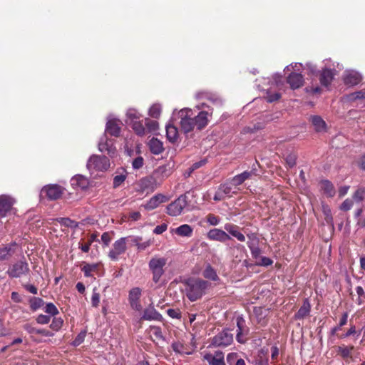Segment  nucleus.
I'll use <instances>...</instances> for the list:
<instances>
[{
  "instance_id": "nucleus-1",
  "label": "nucleus",
  "mask_w": 365,
  "mask_h": 365,
  "mask_svg": "<svg viewBox=\"0 0 365 365\" xmlns=\"http://www.w3.org/2000/svg\"><path fill=\"white\" fill-rule=\"evenodd\" d=\"M190 109H182L179 112L180 118V128L182 132L188 135L193 131L196 127L197 130H201L205 128L209 122V116L212 113L207 111H200L196 116L192 117Z\"/></svg>"
},
{
  "instance_id": "nucleus-2",
  "label": "nucleus",
  "mask_w": 365,
  "mask_h": 365,
  "mask_svg": "<svg viewBox=\"0 0 365 365\" xmlns=\"http://www.w3.org/2000/svg\"><path fill=\"white\" fill-rule=\"evenodd\" d=\"M183 284L185 295L191 302L200 299L210 285L208 282L200 278H189Z\"/></svg>"
},
{
  "instance_id": "nucleus-3",
  "label": "nucleus",
  "mask_w": 365,
  "mask_h": 365,
  "mask_svg": "<svg viewBox=\"0 0 365 365\" xmlns=\"http://www.w3.org/2000/svg\"><path fill=\"white\" fill-rule=\"evenodd\" d=\"M167 263L165 257H154L148 263L150 270L153 274V280L157 283L164 274V267Z\"/></svg>"
},
{
  "instance_id": "nucleus-4",
  "label": "nucleus",
  "mask_w": 365,
  "mask_h": 365,
  "mask_svg": "<svg viewBox=\"0 0 365 365\" xmlns=\"http://www.w3.org/2000/svg\"><path fill=\"white\" fill-rule=\"evenodd\" d=\"M110 167V160L106 156L93 155L87 162V168L89 170L106 171Z\"/></svg>"
},
{
  "instance_id": "nucleus-5",
  "label": "nucleus",
  "mask_w": 365,
  "mask_h": 365,
  "mask_svg": "<svg viewBox=\"0 0 365 365\" xmlns=\"http://www.w3.org/2000/svg\"><path fill=\"white\" fill-rule=\"evenodd\" d=\"M187 206V195L186 194L181 195L167 206V213L170 216H178L182 213L183 209Z\"/></svg>"
},
{
  "instance_id": "nucleus-6",
  "label": "nucleus",
  "mask_w": 365,
  "mask_h": 365,
  "mask_svg": "<svg viewBox=\"0 0 365 365\" xmlns=\"http://www.w3.org/2000/svg\"><path fill=\"white\" fill-rule=\"evenodd\" d=\"M128 240L129 237H121L113 243V248L108 253V257L110 259L116 261L120 255L125 252L127 250L126 242Z\"/></svg>"
},
{
  "instance_id": "nucleus-7",
  "label": "nucleus",
  "mask_w": 365,
  "mask_h": 365,
  "mask_svg": "<svg viewBox=\"0 0 365 365\" xmlns=\"http://www.w3.org/2000/svg\"><path fill=\"white\" fill-rule=\"evenodd\" d=\"M29 272V264L25 261H19L9 267L6 273L10 277L18 278Z\"/></svg>"
},
{
  "instance_id": "nucleus-8",
  "label": "nucleus",
  "mask_w": 365,
  "mask_h": 365,
  "mask_svg": "<svg viewBox=\"0 0 365 365\" xmlns=\"http://www.w3.org/2000/svg\"><path fill=\"white\" fill-rule=\"evenodd\" d=\"M63 192L64 189L56 184L44 186L41 190V193L44 194L51 200H58L61 197Z\"/></svg>"
},
{
  "instance_id": "nucleus-9",
  "label": "nucleus",
  "mask_w": 365,
  "mask_h": 365,
  "mask_svg": "<svg viewBox=\"0 0 365 365\" xmlns=\"http://www.w3.org/2000/svg\"><path fill=\"white\" fill-rule=\"evenodd\" d=\"M16 200L11 196L6 195H0V216L2 217L9 215Z\"/></svg>"
},
{
  "instance_id": "nucleus-10",
  "label": "nucleus",
  "mask_w": 365,
  "mask_h": 365,
  "mask_svg": "<svg viewBox=\"0 0 365 365\" xmlns=\"http://www.w3.org/2000/svg\"><path fill=\"white\" fill-rule=\"evenodd\" d=\"M233 341V336L227 331H223L215 336L212 340V344L215 346H227Z\"/></svg>"
},
{
  "instance_id": "nucleus-11",
  "label": "nucleus",
  "mask_w": 365,
  "mask_h": 365,
  "mask_svg": "<svg viewBox=\"0 0 365 365\" xmlns=\"http://www.w3.org/2000/svg\"><path fill=\"white\" fill-rule=\"evenodd\" d=\"M237 327V332L236 339L238 342L244 343L245 341V336L248 334V328L245 325V320L242 317H237L236 319Z\"/></svg>"
},
{
  "instance_id": "nucleus-12",
  "label": "nucleus",
  "mask_w": 365,
  "mask_h": 365,
  "mask_svg": "<svg viewBox=\"0 0 365 365\" xmlns=\"http://www.w3.org/2000/svg\"><path fill=\"white\" fill-rule=\"evenodd\" d=\"M207 237L211 240L225 242L231 239L230 235L222 230L214 228L207 232Z\"/></svg>"
},
{
  "instance_id": "nucleus-13",
  "label": "nucleus",
  "mask_w": 365,
  "mask_h": 365,
  "mask_svg": "<svg viewBox=\"0 0 365 365\" xmlns=\"http://www.w3.org/2000/svg\"><path fill=\"white\" fill-rule=\"evenodd\" d=\"M196 98L197 99L206 98L216 106H221L222 104V101L217 94L208 91H201L197 92L196 93Z\"/></svg>"
},
{
  "instance_id": "nucleus-14",
  "label": "nucleus",
  "mask_w": 365,
  "mask_h": 365,
  "mask_svg": "<svg viewBox=\"0 0 365 365\" xmlns=\"http://www.w3.org/2000/svg\"><path fill=\"white\" fill-rule=\"evenodd\" d=\"M361 74L355 71H346L344 75V82L346 85L353 86L361 82Z\"/></svg>"
},
{
  "instance_id": "nucleus-15",
  "label": "nucleus",
  "mask_w": 365,
  "mask_h": 365,
  "mask_svg": "<svg viewBox=\"0 0 365 365\" xmlns=\"http://www.w3.org/2000/svg\"><path fill=\"white\" fill-rule=\"evenodd\" d=\"M203 358L210 365H225L224 354L222 351H216L214 354H205Z\"/></svg>"
},
{
  "instance_id": "nucleus-16",
  "label": "nucleus",
  "mask_w": 365,
  "mask_h": 365,
  "mask_svg": "<svg viewBox=\"0 0 365 365\" xmlns=\"http://www.w3.org/2000/svg\"><path fill=\"white\" fill-rule=\"evenodd\" d=\"M167 200L168 198L165 195L158 194L152 197L150 200L144 205V207L148 210H152Z\"/></svg>"
},
{
  "instance_id": "nucleus-17",
  "label": "nucleus",
  "mask_w": 365,
  "mask_h": 365,
  "mask_svg": "<svg viewBox=\"0 0 365 365\" xmlns=\"http://www.w3.org/2000/svg\"><path fill=\"white\" fill-rule=\"evenodd\" d=\"M287 83L292 89H297L303 86L304 77L300 73H291L287 77Z\"/></svg>"
},
{
  "instance_id": "nucleus-18",
  "label": "nucleus",
  "mask_w": 365,
  "mask_h": 365,
  "mask_svg": "<svg viewBox=\"0 0 365 365\" xmlns=\"http://www.w3.org/2000/svg\"><path fill=\"white\" fill-rule=\"evenodd\" d=\"M120 121L116 119L109 120L106 123V131L113 136L118 137L120 133Z\"/></svg>"
},
{
  "instance_id": "nucleus-19",
  "label": "nucleus",
  "mask_w": 365,
  "mask_h": 365,
  "mask_svg": "<svg viewBox=\"0 0 365 365\" xmlns=\"http://www.w3.org/2000/svg\"><path fill=\"white\" fill-rule=\"evenodd\" d=\"M254 172L252 171H245L241 174L237 175L234 176L230 181L231 184L235 187L237 191L239 190L238 186L242 185L245 180L249 179Z\"/></svg>"
},
{
  "instance_id": "nucleus-20",
  "label": "nucleus",
  "mask_w": 365,
  "mask_h": 365,
  "mask_svg": "<svg viewBox=\"0 0 365 365\" xmlns=\"http://www.w3.org/2000/svg\"><path fill=\"white\" fill-rule=\"evenodd\" d=\"M71 185L74 188H79L81 190H86L88 187V180L87 178L78 175L71 178Z\"/></svg>"
},
{
  "instance_id": "nucleus-21",
  "label": "nucleus",
  "mask_w": 365,
  "mask_h": 365,
  "mask_svg": "<svg viewBox=\"0 0 365 365\" xmlns=\"http://www.w3.org/2000/svg\"><path fill=\"white\" fill-rule=\"evenodd\" d=\"M334 76V71L331 69H324L320 74V83L322 86H328L332 81Z\"/></svg>"
},
{
  "instance_id": "nucleus-22",
  "label": "nucleus",
  "mask_w": 365,
  "mask_h": 365,
  "mask_svg": "<svg viewBox=\"0 0 365 365\" xmlns=\"http://www.w3.org/2000/svg\"><path fill=\"white\" fill-rule=\"evenodd\" d=\"M193 229L192 227L187 225L184 224L182 225L179 226L178 227L172 230V232L176 234L180 237H191L192 235Z\"/></svg>"
},
{
  "instance_id": "nucleus-23",
  "label": "nucleus",
  "mask_w": 365,
  "mask_h": 365,
  "mask_svg": "<svg viewBox=\"0 0 365 365\" xmlns=\"http://www.w3.org/2000/svg\"><path fill=\"white\" fill-rule=\"evenodd\" d=\"M148 145L150 152L154 155H159L164 150L163 143L155 138L149 141Z\"/></svg>"
},
{
  "instance_id": "nucleus-24",
  "label": "nucleus",
  "mask_w": 365,
  "mask_h": 365,
  "mask_svg": "<svg viewBox=\"0 0 365 365\" xmlns=\"http://www.w3.org/2000/svg\"><path fill=\"white\" fill-rule=\"evenodd\" d=\"M218 188L225 196V197H231L234 195L237 194L238 191L235 189V187L231 184V182H227L226 183L221 184Z\"/></svg>"
},
{
  "instance_id": "nucleus-25",
  "label": "nucleus",
  "mask_w": 365,
  "mask_h": 365,
  "mask_svg": "<svg viewBox=\"0 0 365 365\" xmlns=\"http://www.w3.org/2000/svg\"><path fill=\"white\" fill-rule=\"evenodd\" d=\"M24 329L29 334H38L45 336H52L53 333L43 329H36L30 324L24 325Z\"/></svg>"
},
{
  "instance_id": "nucleus-26",
  "label": "nucleus",
  "mask_w": 365,
  "mask_h": 365,
  "mask_svg": "<svg viewBox=\"0 0 365 365\" xmlns=\"http://www.w3.org/2000/svg\"><path fill=\"white\" fill-rule=\"evenodd\" d=\"M311 309V305L308 301V299H305L299 308L298 312L295 314V318L297 319H304L309 314Z\"/></svg>"
},
{
  "instance_id": "nucleus-27",
  "label": "nucleus",
  "mask_w": 365,
  "mask_h": 365,
  "mask_svg": "<svg viewBox=\"0 0 365 365\" xmlns=\"http://www.w3.org/2000/svg\"><path fill=\"white\" fill-rule=\"evenodd\" d=\"M166 136L171 143H175L178 138V128L173 125H166Z\"/></svg>"
},
{
  "instance_id": "nucleus-28",
  "label": "nucleus",
  "mask_w": 365,
  "mask_h": 365,
  "mask_svg": "<svg viewBox=\"0 0 365 365\" xmlns=\"http://www.w3.org/2000/svg\"><path fill=\"white\" fill-rule=\"evenodd\" d=\"M320 187L328 197H333L335 195L334 187L329 180L321 181Z\"/></svg>"
},
{
  "instance_id": "nucleus-29",
  "label": "nucleus",
  "mask_w": 365,
  "mask_h": 365,
  "mask_svg": "<svg viewBox=\"0 0 365 365\" xmlns=\"http://www.w3.org/2000/svg\"><path fill=\"white\" fill-rule=\"evenodd\" d=\"M13 245H5L0 247V259L5 260L9 259L14 253Z\"/></svg>"
},
{
  "instance_id": "nucleus-30",
  "label": "nucleus",
  "mask_w": 365,
  "mask_h": 365,
  "mask_svg": "<svg viewBox=\"0 0 365 365\" xmlns=\"http://www.w3.org/2000/svg\"><path fill=\"white\" fill-rule=\"evenodd\" d=\"M98 264H88L84 263L83 266L81 267V271L83 272L84 275L87 277H93V272H95L98 269Z\"/></svg>"
},
{
  "instance_id": "nucleus-31",
  "label": "nucleus",
  "mask_w": 365,
  "mask_h": 365,
  "mask_svg": "<svg viewBox=\"0 0 365 365\" xmlns=\"http://www.w3.org/2000/svg\"><path fill=\"white\" fill-rule=\"evenodd\" d=\"M160 316V314L153 307H150L145 309L142 319L145 320H155L158 319Z\"/></svg>"
},
{
  "instance_id": "nucleus-32",
  "label": "nucleus",
  "mask_w": 365,
  "mask_h": 365,
  "mask_svg": "<svg viewBox=\"0 0 365 365\" xmlns=\"http://www.w3.org/2000/svg\"><path fill=\"white\" fill-rule=\"evenodd\" d=\"M202 275L205 278L212 281H217L219 279L216 271L212 267L210 264H207L206 266L205 270L202 272Z\"/></svg>"
},
{
  "instance_id": "nucleus-33",
  "label": "nucleus",
  "mask_w": 365,
  "mask_h": 365,
  "mask_svg": "<svg viewBox=\"0 0 365 365\" xmlns=\"http://www.w3.org/2000/svg\"><path fill=\"white\" fill-rule=\"evenodd\" d=\"M345 99L349 102H355L358 100H363L365 101V92L364 91H359L351 93L346 96Z\"/></svg>"
},
{
  "instance_id": "nucleus-34",
  "label": "nucleus",
  "mask_w": 365,
  "mask_h": 365,
  "mask_svg": "<svg viewBox=\"0 0 365 365\" xmlns=\"http://www.w3.org/2000/svg\"><path fill=\"white\" fill-rule=\"evenodd\" d=\"M312 123L314 127V129L318 132L322 131L325 129L326 123L323 120V119L319 116H312Z\"/></svg>"
},
{
  "instance_id": "nucleus-35",
  "label": "nucleus",
  "mask_w": 365,
  "mask_h": 365,
  "mask_svg": "<svg viewBox=\"0 0 365 365\" xmlns=\"http://www.w3.org/2000/svg\"><path fill=\"white\" fill-rule=\"evenodd\" d=\"M98 149L101 152L107 151L110 155L115 154V149L112 146H110L106 139H101L98 143Z\"/></svg>"
},
{
  "instance_id": "nucleus-36",
  "label": "nucleus",
  "mask_w": 365,
  "mask_h": 365,
  "mask_svg": "<svg viewBox=\"0 0 365 365\" xmlns=\"http://www.w3.org/2000/svg\"><path fill=\"white\" fill-rule=\"evenodd\" d=\"M352 199L356 203L365 200V187H359L352 195Z\"/></svg>"
},
{
  "instance_id": "nucleus-37",
  "label": "nucleus",
  "mask_w": 365,
  "mask_h": 365,
  "mask_svg": "<svg viewBox=\"0 0 365 365\" xmlns=\"http://www.w3.org/2000/svg\"><path fill=\"white\" fill-rule=\"evenodd\" d=\"M257 240L252 239L251 241L247 242L248 247L250 248L253 257H257L260 253V249L257 246Z\"/></svg>"
},
{
  "instance_id": "nucleus-38",
  "label": "nucleus",
  "mask_w": 365,
  "mask_h": 365,
  "mask_svg": "<svg viewBox=\"0 0 365 365\" xmlns=\"http://www.w3.org/2000/svg\"><path fill=\"white\" fill-rule=\"evenodd\" d=\"M126 179V173L125 171L123 170L122 173H119L118 175H116L113 178V186L114 188L118 187L120 185H121L124 181Z\"/></svg>"
},
{
  "instance_id": "nucleus-39",
  "label": "nucleus",
  "mask_w": 365,
  "mask_h": 365,
  "mask_svg": "<svg viewBox=\"0 0 365 365\" xmlns=\"http://www.w3.org/2000/svg\"><path fill=\"white\" fill-rule=\"evenodd\" d=\"M132 128L138 135H143L145 133L144 125L142 121H133L132 123Z\"/></svg>"
},
{
  "instance_id": "nucleus-40",
  "label": "nucleus",
  "mask_w": 365,
  "mask_h": 365,
  "mask_svg": "<svg viewBox=\"0 0 365 365\" xmlns=\"http://www.w3.org/2000/svg\"><path fill=\"white\" fill-rule=\"evenodd\" d=\"M322 211L325 216V221L327 223L333 226V217L330 207L327 205H323Z\"/></svg>"
},
{
  "instance_id": "nucleus-41",
  "label": "nucleus",
  "mask_w": 365,
  "mask_h": 365,
  "mask_svg": "<svg viewBox=\"0 0 365 365\" xmlns=\"http://www.w3.org/2000/svg\"><path fill=\"white\" fill-rule=\"evenodd\" d=\"M224 228L229 234L235 237L240 232V228L238 226L230 223L225 224Z\"/></svg>"
},
{
  "instance_id": "nucleus-42",
  "label": "nucleus",
  "mask_w": 365,
  "mask_h": 365,
  "mask_svg": "<svg viewBox=\"0 0 365 365\" xmlns=\"http://www.w3.org/2000/svg\"><path fill=\"white\" fill-rule=\"evenodd\" d=\"M97 240V236L95 234H93L91 235V236L90 237V239L88 240V242L83 245V244H80L79 245V248L83 252H88L89 250H90V247L91 245V244L93 243V242L96 241Z\"/></svg>"
},
{
  "instance_id": "nucleus-43",
  "label": "nucleus",
  "mask_w": 365,
  "mask_h": 365,
  "mask_svg": "<svg viewBox=\"0 0 365 365\" xmlns=\"http://www.w3.org/2000/svg\"><path fill=\"white\" fill-rule=\"evenodd\" d=\"M126 116L132 123L133 121H138L137 120L140 118V114L135 109H129L126 113Z\"/></svg>"
},
{
  "instance_id": "nucleus-44",
  "label": "nucleus",
  "mask_w": 365,
  "mask_h": 365,
  "mask_svg": "<svg viewBox=\"0 0 365 365\" xmlns=\"http://www.w3.org/2000/svg\"><path fill=\"white\" fill-rule=\"evenodd\" d=\"M43 304L42 299L38 297H34L30 299V307L33 311H36Z\"/></svg>"
},
{
  "instance_id": "nucleus-45",
  "label": "nucleus",
  "mask_w": 365,
  "mask_h": 365,
  "mask_svg": "<svg viewBox=\"0 0 365 365\" xmlns=\"http://www.w3.org/2000/svg\"><path fill=\"white\" fill-rule=\"evenodd\" d=\"M141 295V289L139 287H135L129 292V301L139 300Z\"/></svg>"
},
{
  "instance_id": "nucleus-46",
  "label": "nucleus",
  "mask_w": 365,
  "mask_h": 365,
  "mask_svg": "<svg viewBox=\"0 0 365 365\" xmlns=\"http://www.w3.org/2000/svg\"><path fill=\"white\" fill-rule=\"evenodd\" d=\"M354 346H339V353L343 358H347L351 356Z\"/></svg>"
},
{
  "instance_id": "nucleus-47",
  "label": "nucleus",
  "mask_w": 365,
  "mask_h": 365,
  "mask_svg": "<svg viewBox=\"0 0 365 365\" xmlns=\"http://www.w3.org/2000/svg\"><path fill=\"white\" fill-rule=\"evenodd\" d=\"M161 108L159 105H153L149 110V115L155 118H158L160 115Z\"/></svg>"
},
{
  "instance_id": "nucleus-48",
  "label": "nucleus",
  "mask_w": 365,
  "mask_h": 365,
  "mask_svg": "<svg viewBox=\"0 0 365 365\" xmlns=\"http://www.w3.org/2000/svg\"><path fill=\"white\" fill-rule=\"evenodd\" d=\"M44 310L45 312L52 316H56L58 314L57 307L53 303H47Z\"/></svg>"
},
{
  "instance_id": "nucleus-49",
  "label": "nucleus",
  "mask_w": 365,
  "mask_h": 365,
  "mask_svg": "<svg viewBox=\"0 0 365 365\" xmlns=\"http://www.w3.org/2000/svg\"><path fill=\"white\" fill-rule=\"evenodd\" d=\"M145 124L150 132L155 131L158 128V122L149 118H145Z\"/></svg>"
},
{
  "instance_id": "nucleus-50",
  "label": "nucleus",
  "mask_w": 365,
  "mask_h": 365,
  "mask_svg": "<svg viewBox=\"0 0 365 365\" xmlns=\"http://www.w3.org/2000/svg\"><path fill=\"white\" fill-rule=\"evenodd\" d=\"M151 333H152V335L155 338V339L164 341L163 332L160 327H152Z\"/></svg>"
},
{
  "instance_id": "nucleus-51",
  "label": "nucleus",
  "mask_w": 365,
  "mask_h": 365,
  "mask_svg": "<svg viewBox=\"0 0 365 365\" xmlns=\"http://www.w3.org/2000/svg\"><path fill=\"white\" fill-rule=\"evenodd\" d=\"M353 199L347 198L340 205V210L343 211H348L351 210L354 205Z\"/></svg>"
},
{
  "instance_id": "nucleus-52",
  "label": "nucleus",
  "mask_w": 365,
  "mask_h": 365,
  "mask_svg": "<svg viewBox=\"0 0 365 365\" xmlns=\"http://www.w3.org/2000/svg\"><path fill=\"white\" fill-rule=\"evenodd\" d=\"M265 98L267 102L272 103L278 101L281 98V94L279 93H272L270 91H267Z\"/></svg>"
},
{
  "instance_id": "nucleus-53",
  "label": "nucleus",
  "mask_w": 365,
  "mask_h": 365,
  "mask_svg": "<svg viewBox=\"0 0 365 365\" xmlns=\"http://www.w3.org/2000/svg\"><path fill=\"white\" fill-rule=\"evenodd\" d=\"M63 323V321L61 318H54L50 325V327L55 331H58L61 328Z\"/></svg>"
},
{
  "instance_id": "nucleus-54",
  "label": "nucleus",
  "mask_w": 365,
  "mask_h": 365,
  "mask_svg": "<svg viewBox=\"0 0 365 365\" xmlns=\"http://www.w3.org/2000/svg\"><path fill=\"white\" fill-rule=\"evenodd\" d=\"M100 303V294L96 292V288L93 289V294L91 297V304L93 307H98Z\"/></svg>"
},
{
  "instance_id": "nucleus-55",
  "label": "nucleus",
  "mask_w": 365,
  "mask_h": 365,
  "mask_svg": "<svg viewBox=\"0 0 365 365\" xmlns=\"http://www.w3.org/2000/svg\"><path fill=\"white\" fill-rule=\"evenodd\" d=\"M286 163L289 168H292L296 165L297 155L294 153H290L285 158Z\"/></svg>"
},
{
  "instance_id": "nucleus-56",
  "label": "nucleus",
  "mask_w": 365,
  "mask_h": 365,
  "mask_svg": "<svg viewBox=\"0 0 365 365\" xmlns=\"http://www.w3.org/2000/svg\"><path fill=\"white\" fill-rule=\"evenodd\" d=\"M144 163V160L143 157L138 156L136 158H135L132 162V166L133 169L138 170L143 167Z\"/></svg>"
},
{
  "instance_id": "nucleus-57",
  "label": "nucleus",
  "mask_w": 365,
  "mask_h": 365,
  "mask_svg": "<svg viewBox=\"0 0 365 365\" xmlns=\"http://www.w3.org/2000/svg\"><path fill=\"white\" fill-rule=\"evenodd\" d=\"M166 312L171 318L180 319L181 317V312L178 309H168Z\"/></svg>"
},
{
  "instance_id": "nucleus-58",
  "label": "nucleus",
  "mask_w": 365,
  "mask_h": 365,
  "mask_svg": "<svg viewBox=\"0 0 365 365\" xmlns=\"http://www.w3.org/2000/svg\"><path fill=\"white\" fill-rule=\"evenodd\" d=\"M207 222L211 225H217L220 222V219L217 216L213 214H209L207 216Z\"/></svg>"
},
{
  "instance_id": "nucleus-59",
  "label": "nucleus",
  "mask_w": 365,
  "mask_h": 365,
  "mask_svg": "<svg viewBox=\"0 0 365 365\" xmlns=\"http://www.w3.org/2000/svg\"><path fill=\"white\" fill-rule=\"evenodd\" d=\"M237 353H230L227 356V361L229 365H235L236 361L239 359Z\"/></svg>"
},
{
  "instance_id": "nucleus-60",
  "label": "nucleus",
  "mask_w": 365,
  "mask_h": 365,
  "mask_svg": "<svg viewBox=\"0 0 365 365\" xmlns=\"http://www.w3.org/2000/svg\"><path fill=\"white\" fill-rule=\"evenodd\" d=\"M86 332H81L73 341V345L77 346L80 345L85 339Z\"/></svg>"
},
{
  "instance_id": "nucleus-61",
  "label": "nucleus",
  "mask_w": 365,
  "mask_h": 365,
  "mask_svg": "<svg viewBox=\"0 0 365 365\" xmlns=\"http://www.w3.org/2000/svg\"><path fill=\"white\" fill-rule=\"evenodd\" d=\"M50 317L40 314L36 318V322L40 324H47L50 322Z\"/></svg>"
},
{
  "instance_id": "nucleus-62",
  "label": "nucleus",
  "mask_w": 365,
  "mask_h": 365,
  "mask_svg": "<svg viewBox=\"0 0 365 365\" xmlns=\"http://www.w3.org/2000/svg\"><path fill=\"white\" fill-rule=\"evenodd\" d=\"M60 224L66 227H72L75 222L72 221L69 218H59L56 220Z\"/></svg>"
},
{
  "instance_id": "nucleus-63",
  "label": "nucleus",
  "mask_w": 365,
  "mask_h": 365,
  "mask_svg": "<svg viewBox=\"0 0 365 365\" xmlns=\"http://www.w3.org/2000/svg\"><path fill=\"white\" fill-rule=\"evenodd\" d=\"M168 228V225L165 223L158 225L153 230V232L156 235H160L163 233Z\"/></svg>"
},
{
  "instance_id": "nucleus-64",
  "label": "nucleus",
  "mask_w": 365,
  "mask_h": 365,
  "mask_svg": "<svg viewBox=\"0 0 365 365\" xmlns=\"http://www.w3.org/2000/svg\"><path fill=\"white\" fill-rule=\"evenodd\" d=\"M207 163V160L206 159H203V160H201L198 162H196L195 163L192 164V165L191 166L190 169H191V171H193L196 169H198L199 168L205 165V164Z\"/></svg>"
}]
</instances>
